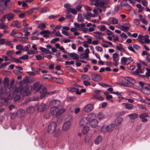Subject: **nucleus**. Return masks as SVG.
I'll list each match as a JSON object with an SVG mask.
<instances>
[{
	"label": "nucleus",
	"instance_id": "nucleus-1",
	"mask_svg": "<svg viewBox=\"0 0 150 150\" xmlns=\"http://www.w3.org/2000/svg\"><path fill=\"white\" fill-rule=\"evenodd\" d=\"M30 90L32 89L35 90L36 92H39L40 93V98L42 99L44 98L46 94L47 89L45 86L42 85H40L39 82L35 83L33 87H29Z\"/></svg>",
	"mask_w": 150,
	"mask_h": 150
},
{
	"label": "nucleus",
	"instance_id": "nucleus-2",
	"mask_svg": "<svg viewBox=\"0 0 150 150\" xmlns=\"http://www.w3.org/2000/svg\"><path fill=\"white\" fill-rule=\"evenodd\" d=\"M22 82V81L19 83L20 87L16 88L15 92L16 93L20 92L21 94H24V96H28L31 91L30 88L26 83Z\"/></svg>",
	"mask_w": 150,
	"mask_h": 150
},
{
	"label": "nucleus",
	"instance_id": "nucleus-3",
	"mask_svg": "<svg viewBox=\"0 0 150 150\" xmlns=\"http://www.w3.org/2000/svg\"><path fill=\"white\" fill-rule=\"evenodd\" d=\"M65 111L66 110L64 108L59 109L57 107L54 106L51 108L50 112L52 115L58 117L65 112Z\"/></svg>",
	"mask_w": 150,
	"mask_h": 150
},
{
	"label": "nucleus",
	"instance_id": "nucleus-4",
	"mask_svg": "<svg viewBox=\"0 0 150 150\" xmlns=\"http://www.w3.org/2000/svg\"><path fill=\"white\" fill-rule=\"evenodd\" d=\"M94 5L96 6H100L102 8L110 7L108 5L110 4V0H96Z\"/></svg>",
	"mask_w": 150,
	"mask_h": 150
},
{
	"label": "nucleus",
	"instance_id": "nucleus-5",
	"mask_svg": "<svg viewBox=\"0 0 150 150\" xmlns=\"http://www.w3.org/2000/svg\"><path fill=\"white\" fill-rule=\"evenodd\" d=\"M8 80L7 79H4L3 81V86H0V93L4 94L6 92L8 89L10 88L9 87Z\"/></svg>",
	"mask_w": 150,
	"mask_h": 150
},
{
	"label": "nucleus",
	"instance_id": "nucleus-6",
	"mask_svg": "<svg viewBox=\"0 0 150 150\" xmlns=\"http://www.w3.org/2000/svg\"><path fill=\"white\" fill-rule=\"evenodd\" d=\"M14 15L12 13H8L4 15L1 19V22H4L7 19L8 21H10L13 19Z\"/></svg>",
	"mask_w": 150,
	"mask_h": 150
},
{
	"label": "nucleus",
	"instance_id": "nucleus-7",
	"mask_svg": "<svg viewBox=\"0 0 150 150\" xmlns=\"http://www.w3.org/2000/svg\"><path fill=\"white\" fill-rule=\"evenodd\" d=\"M141 91L144 94L146 95H150V84H146L141 88Z\"/></svg>",
	"mask_w": 150,
	"mask_h": 150
},
{
	"label": "nucleus",
	"instance_id": "nucleus-8",
	"mask_svg": "<svg viewBox=\"0 0 150 150\" xmlns=\"http://www.w3.org/2000/svg\"><path fill=\"white\" fill-rule=\"evenodd\" d=\"M56 123L54 122H52L48 126L47 131L49 133H52L57 129Z\"/></svg>",
	"mask_w": 150,
	"mask_h": 150
},
{
	"label": "nucleus",
	"instance_id": "nucleus-9",
	"mask_svg": "<svg viewBox=\"0 0 150 150\" xmlns=\"http://www.w3.org/2000/svg\"><path fill=\"white\" fill-rule=\"evenodd\" d=\"M89 122L88 121L86 117H82L79 120V125L80 127H83L87 125Z\"/></svg>",
	"mask_w": 150,
	"mask_h": 150
},
{
	"label": "nucleus",
	"instance_id": "nucleus-10",
	"mask_svg": "<svg viewBox=\"0 0 150 150\" xmlns=\"http://www.w3.org/2000/svg\"><path fill=\"white\" fill-rule=\"evenodd\" d=\"M94 108V105L92 104H88L86 105L84 108V111L87 112H91Z\"/></svg>",
	"mask_w": 150,
	"mask_h": 150
},
{
	"label": "nucleus",
	"instance_id": "nucleus-11",
	"mask_svg": "<svg viewBox=\"0 0 150 150\" xmlns=\"http://www.w3.org/2000/svg\"><path fill=\"white\" fill-rule=\"evenodd\" d=\"M91 77L92 79L96 82H99L101 79V76L96 74H93L91 75Z\"/></svg>",
	"mask_w": 150,
	"mask_h": 150
},
{
	"label": "nucleus",
	"instance_id": "nucleus-12",
	"mask_svg": "<svg viewBox=\"0 0 150 150\" xmlns=\"http://www.w3.org/2000/svg\"><path fill=\"white\" fill-rule=\"evenodd\" d=\"M71 125V123L69 121H67L63 125L62 129L63 131H66L70 128Z\"/></svg>",
	"mask_w": 150,
	"mask_h": 150
},
{
	"label": "nucleus",
	"instance_id": "nucleus-13",
	"mask_svg": "<svg viewBox=\"0 0 150 150\" xmlns=\"http://www.w3.org/2000/svg\"><path fill=\"white\" fill-rule=\"evenodd\" d=\"M132 58H127L126 57H123L121 59V62H122L124 63L125 64L127 65L131 62V61H132Z\"/></svg>",
	"mask_w": 150,
	"mask_h": 150
},
{
	"label": "nucleus",
	"instance_id": "nucleus-14",
	"mask_svg": "<svg viewBox=\"0 0 150 150\" xmlns=\"http://www.w3.org/2000/svg\"><path fill=\"white\" fill-rule=\"evenodd\" d=\"M47 105L45 104L41 103L37 107V110L39 112L44 111L46 109Z\"/></svg>",
	"mask_w": 150,
	"mask_h": 150
},
{
	"label": "nucleus",
	"instance_id": "nucleus-15",
	"mask_svg": "<svg viewBox=\"0 0 150 150\" xmlns=\"http://www.w3.org/2000/svg\"><path fill=\"white\" fill-rule=\"evenodd\" d=\"M98 124V121L96 119H92L89 122V125L91 127L95 128L97 126Z\"/></svg>",
	"mask_w": 150,
	"mask_h": 150
},
{
	"label": "nucleus",
	"instance_id": "nucleus-16",
	"mask_svg": "<svg viewBox=\"0 0 150 150\" xmlns=\"http://www.w3.org/2000/svg\"><path fill=\"white\" fill-rule=\"evenodd\" d=\"M25 113V111L23 109L21 108L18 110L16 114L17 117H23Z\"/></svg>",
	"mask_w": 150,
	"mask_h": 150
},
{
	"label": "nucleus",
	"instance_id": "nucleus-17",
	"mask_svg": "<svg viewBox=\"0 0 150 150\" xmlns=\"http://www.w3.org/2000/svg\"><path fill=\"white\" fill-rule=\"evenodd\" d=\"M122 105L123 107L127 110H132L134 107L133 105L128 103H122Z\"/></svg>",
	"mask_w": 150,
	"mask_h": 150
},
{
	"label": "nucleus",
	"instance_id": "nucleus-18",
	"mask_svg": "<svg viewBox=\"0 0 150 150\" xmlns=\"http://www.w3.org/2000/svg\"><path fill=\"white\" fill-rule=\"evenodd\" d=\"M35 108L34 106H30L28 107L26 110V111L27 113L29 114H33L35 111Z\"/></svg>",
	"mask_w": 150,
	"mask_h": 150
},
{
	"label": "nucleus",
	"instance_id": "nucleus-19",
	"mask_svg": "<svg viewBox=\"0 0 150 150\" xmlns=\"http://www.w3.org/2000/svg\"><path fill=\"white\" fill-rule=\"evenodd\" d=\"M61 132V129L59 128L57 129L52 133H53V136L55 137H59Z\"/></svg>",
	"mask_w": 150,
	"mask_h": 150
},
{
	"label": "nucleus",
	"instance_id": "nucleus-20",
	"mask_svg": "<svg viewBox=\"0 0 150 150\" xmlns=\"http://www.w3.org/2000/svg\"><path fill=\"white\" fill-rule=\"evenodd\" d=\"M101 90H98L95 91L94 93L93 94V97L92 98L93 99H96L100 96Z\"/></svg>",
	"mask_w": 150,
	"mask_h": 150
},
{
	"label": "nucleus",
	"instance_id": "nucleus-21",
	"mask_svg": "<svg viewBox=\"0 0 150 150\" xmlns=\"http://www.w3.org/2000/svg\"><path fill=\"white\" fill-rule=\"evenodd\" d=\"M107 126L108 132H112L115 127V124L112 123L110 124Z\"/></svg>",
	"mask_w": 150,
	"mask_h": 150
},
{
	"label": "nucleus",
	"instance_id": "nucleus-22",
	"mask_svg": "<svg viewBox=\"0 0 150 150\" xmlns=\"http://www.w3.org/2000/svg\"><path fill=\"white\" fill-rule=\"evenodd\" d=\"M122 121V118L121 117H120L117 118L115 121L114 123L116 126H119L121 124Z\"/></svg>",
	"mask_w": 150,
	"mask_h": 150
},
{
	"label": "nucleus",
	"instance_id": "nucleus-23",
	"mask_svg": "<svg viewBox=\"0 0 150 150\" xmlns=\"http://www.w3.org/2000/svg\"><path fill=\"white\" fill-rule=\"evenodd\" d=\"M68 54H69L71 57H73V59L74 60H78L79 58V55L78 54L75 53H68Z\"/></svg>",
	"mask_w": 150,
	"mask_h": 150
},
{
	"label": "nucleus",
	"instance_id": "nucleus-24",
	"mask_svg": "<svg viewBox=\"0 0 150 150\" xmlns=\"http://www.w3.org/2000/svg\"><path fill=\"white\" fill-rule=\"evenodd\" d=\"M11 26H16L18 28H21V25L17 21H15L13 22L10 25Z\"/></svg>",
	"mask_w": 150,
	"mask_h": 150
},
{
	"label": "nucleus",
	"instance_id": "nucleus-25",
	"mask_svg": "<svg viewBox=\"0 0 150 150\" xmlns=\"http://www.w3.org/2000/svg\"><path fill=\"white\" fill-rule=\"evenodd\" d=\"M60 103V101L58 100H52L50 103V105H59Z\"/></svg>",
	"mask_w": 150,
	"mask_h": 150
},
{
	"label": "nucleus",
	"instance_id": "nucleus-26",
	"mask_svg": "<svg viewBox=\"0 0 150 150\" xmlns=\"http://www.w3.org/2000/svg\"><path fill=\"white\" fill-rule=\"evenodd\" d=\"M83 128L82 130L83 133L85 134H86L88 131L90 130V127L86 125L85 126H83Z\"/></svg>",
	"mask_w": 150,
	"mask_h": 150
},
{
	"label": "nucleus",
	"instance_id": "nucleus-27",
	"mask_svg": "<svg viewBox=\"0 0 150 150\" xmlns=\"http://www.w3.org/2000/svg\"><path fill=\"white\" fill-rule=\"evenodd\" d=\"M102 137L101 135H99L96 139L95 143L96 144H98L102 141Z\"/></svg>",
	"mask_w": 150,
	"mask_h": 150
},
{
	"label": "nucleus",
	"instance_id": "nucleus-28",
	"mask_svg": "<svg viewBox=\"0 0 150 150\" xmlns=\"http://www.w3.org/2000/svg\"><path fill=\"white\" fill-rule=\"evenodd\" d=\"M91 136L92 135L91 134H87L85 137L84 142L86 143L89 142L91 139Z\"/></svg>",
	"mask_w": 150,
	"mask_h": 150
},
{
	"label": "nucleus",
	"instance_id": "nucleus-29",
	"mask_svg": "<svg viewBox=\"0 0 150 150\" xmlns=\"http://www.w3.org/2000/svg\"><path fill=\"white\" fill-rule=\"evenodd\" d=\"M95 117V115L93 113H90L88 114L87 116L86 117L87 119L88 122H89L90 120L91 119H94V118Z\"/></svg>",
	"mask_w": 150,
	"mask_h": 150
},
{
	"label": "nucleus",
	"instance_id": "nucleus-30",
	"mask_svg": "<svg viewBox=\"0 0 150 150\" xmlns=\"http://www.w3.org/2000/svg\"><path fill=\"white\" fill-rule=\"evenodd\" d=\"M138 117V114L136 113H132L128 115V117L132 120Z\"/></svg>",
	"mask_w": 150,
	"mask_h": 150
},
{
	"label": "nucleus",
	"instance_id": "nucleus-31",
	"mask_svg": "<svg viewBox=\"0 0 150 150\" xmlns=\"http://www.w3.org/2000/svg\"><path fill=\"white\" fill-rule=\"evenodd\" d=\"M120 29L124 31V32H126L129 29V28L130 27V25H129V26L127 27H125L123 25H121L120 26Z\"/></svg>",
	"mask_w": 150,
	"mask_h": 150
},
{
	"label": "nucleus",
	"instance_id": "nucleus-32",
	"mask_svg": "<svg viewBox=\"0 0 150 150\" xmlns=\"http://www.w3.org/2000/svg\"><path fill=\"white\" fill-rule=\"evenodd\" d=\"M125 79L132 84H134L135 83V80L131 77H126Z\"/></svg>",
	"mask_w": 150,
	"mask_h": 150
},
{
	"label": "nucleus",
	"instance_id": "nucleus-33",
	"mask_svg": "<svg viewBox=\"0 0 150 150\" xmlns=\"http://www.w3.org/2000/svg\"><path fill=\"white\" fill-rule=\"evenodd\" d=\"M40 49L45 54L48 53L51 54V52L49 50L45 49L43 47H40Z\"/></svg>",
	"mask_w": 150,
	"mask_h": 150
},
{
	"label": "nucleus",
	"instance_id": "nucleus-34",
	"mask_svg": "<svg viewBox=\"0 0 150 150\" xmlns=\"http://www.w3.org/2000/svg\"><path fill=\"white\" fill-rule=\"evenodd\" d=\"M53 78L56 83H62L63 82V79L61 78H56L53 77Z\"/></svg>",
	"mask_w": 150,
	"mask_h": 150
},
{
	"label": "nucleus",
	"instance_id": "nucleus-35",
	"mask_svg": "<svg viewBox=\"0 0 150 150\" xmlns=\"http://www.w3.org/2000/svg\"><path fill=\"white\" fill-rule=\"evenodd\" d=\"M82 79L84 81L89 80L91 79L90 77L88 75H83L81 76Z\"/></svg>",
	"mask_w": 150,
	"mask_h": 150
},
{
	"label": "nucleus",
	"instance_id": "nucleus-36",
	"mask_svg": "<svg viewBox=\"0 0 150 150\" xmlns=\"http://www.w3.org/2000/svg\"><path fill=\"white\" fill-rule=\"evenodd\" d=\"M4 79H7L8 80V85H9V87L10 88H11V87H12V86L13 85V84L14 82V79H12L11 80V81H10V83H9V79L7 78V77H5V78Z\"/></svg>",
	"mask_w": 150,
	"mask_h": 150
},
{
	"label": "nucleus",
	"instance_id": "nucleus-37",
	"mask_svg": "<svg viewBox=\"0 0 150 150\" xmlns=\"http://www.w3.org/2000/svg\"><path fill=\"white\" fill-rule=\"evenodd\" d=\"M101 132L103 133H105L108 132L107 125L103 126L101 127Z\"/></svg>",
	"mask_w": 150,
	"mask_h": 150
},
{
	"label": "nucleus",
	"instance_id": "nucleus-38",
	"mask_svg": "<svg viewBox=\"0 0 150 150\" xmlns=\"http://www.w3.org/2000/svg\"><path fill=\"white\" fill-rule=\"evenodd\" d=\"M69 12H71L74 14H76L77 13V11L75 9H74L71 8H69L68 10V13Z\"/></svg>",
	"mask_w": 150,
	"mask_h": 150
},
{
	"label": "nucleus",
	"instance_id": "nucleus-39",
	"mask_svg": "<svg viewBox=\"0 0 150 150\" xmlns=\"http://www.w3.org/2000/svg\"><path fill=\"white\" fill-rule=\"evenodd\" d=\"M43 77L44 79H50L53 78V77L50 74H45L43 76Z\"/></svg>",
	"mask_w": 150,
	"mask_h": 150
},
{
	"label": "nucleus",
	"instance_id": "nucleus-40",
	"mask_svg": "<svg viewBox=\"0 0 150 150\" xmlns=\"http://www.w3.org/2000/svg\"><path fill=\"white\" fill-rule=\"evenodd\" d=\"M112 20L111 21V23L114 24H116L118 23V20L117 19L114 17H112Z\"/></svg>",
	"mask_w": 150,
	"mask_h": 150
},
{
	"label": "nucleus",
	"instance_id": "nucleus-41",
	"mask_svg": "<svg viewBox=\"0 0 150 150\" xmlns=\"http://www.w3.org/2000/svg\"><path fill=\"white\" fill-rule=\"evenodd\" d=\"M148 114L146 113H145L140 115L139 116V117L140 118H143L146 117H148Z\"/></svg>",
	"mask_w": 150,
	"mask_h": 150
},
{
	"label": "nucleus",
	"instance_id": "nucleus-42",
	"mask_svg": "<svg viewBox=\"0 0 150 150\" xmlns=\"http://www.w3.org/2000/svg\"><path fill=\"white\" fill-rule=\"evenodd\" d=\"M99 29L101 31H105L106 30V27L104 25H102L98 27Z\"/></svg>",
	"mask_w": 150,
	"mask_h": 150
},
{
	"label": "nucleus",
	"instance_id": "nucleus-43",
	"mask_svg": "<svg viewBox=\"0 0 150 150\" xmlns=\"http://www.w3.org/2000/svg\"><path fill=\"white\" fill-rule=\"evenodd\" d=\"M125 8L127 11H130L132 9V7L129 4H126L125 5Z\"/></svg>",
	"mask_w": 150,
	"mask_h": 150
},
{
	"label": "nucleus",
	"instance_id": "nucleus-44",
	"mask_svg": "<svg viewBox=\"0 0 150 150\" xmlns=\"http://www.w3.org/2000/svg\"><path fill=\"white\" fill-rule=\"evenodd\" d=\"M64 7L67 8L66 10V12H67V13H68V10L69 8H71L70 7V6L69 4H64Z\"/></svg>",
	"mask_w": 150,
	"mask_h": 150
},
{
	"label": "nucleus",
	"instance_id": "nucleus-45",
	"mask_svg": "<svg viewBox=\"0 0 150 150\" xmlns=\"http://www.w3.org/2000/svg\"><path fill=\"white\" fill-rule=\"evenodd\" d=\"M97 117L99 120L102 119L104 117V115L102 113H100L98 114Z\"/></svg>",
	"mask_w": 150,
	"mask_h": 150
},
{
	"label": "nucleus",
	"instance_id": "nucleus-46",
	"mask_svg": "<svg viewBox=\"0 0 150 150\" xmlns=\"http://www.w3.org/2000/svg\"><path fill=\"white\" fill-rule=\"evenodd\" d=\"M19 58L22 60H26L28 59V56L26 54L19 57Z\"/></svg>",
	"mask_w": 150,
	"mask_h": 150
},
{
	"label": "nucleus",
	"instance_id": "nucleus-47",
	"mask_svg": "<svg viewBox=\"0 0 150 150\" xmlns=\"http://www.w3.org/2000/svg\"><path fill=\"white\" fill-rule=\"evenodd\" d=\"M82 7V5L81 4H79L76 6V11H81V9Z\"/></svg>",
	"mask_w": 150,
	"mask_h": 150
},
{
	"label": "nucleus",
	"instance_id": "nucleus-48",
	"mask_svg": "<svg viewBox=\"0 0 150 150\" xmlns=\"http://www.w3.org/2000/svg\"><path fill=\"white\" fill-rule=\"evenodd\" d=\"M10 103L9 102L7 98H5L4 100V105L5 106H7Z\"/></svg>",
	"mask_w": 150,
	"mask_h": 150
},
{
	"label": "nucleus",
	"instance_id": "nucleus-49",
	"mask_svg": "<svg viewBox=\"0 0 150 150\" xmlns=\"http://www.w3.org/2000/svg\"><path fill=\"white\" fill-rule=\"evenodd\" d=\"M16 29H13L10 33V35L12 36L15 37L16 34Z\"/></svg>",
	"mask_w": 150,
	"mask_h": 150
},
{
	"label": "nucleus",
	"instance_id": "nucleus-50",
	"mask_svg": "<svg viewBox=\"0 0 150 150\" xmlns=\"http://www.w3.org/2000/svg\"><path fill=\"white\" fill-rule=\"evenodd\" d=\"M38 27L40 28L44 29L46 27L45 24L44 23H41L38 25Z\"/></svg>",
	"mask_w": 150,
	"mask_h": 150
},
{
	"label": "nucleus",
	"instance_id": "nucleus-51",
	"mask_svg": "<svg viewBox=\"0 0 150 150\" xmlns=\"http://www.w3.org/2000/svg\"><path fill=\"white\" fill-rule=\"evenodd\" d=\"M0 28L2 29L5 28H8V25H5L4 23H1L0 24Z\"/></svg>",
	"mask_w": 150,
	"mask_h": 150
},
{
	"label": "nucleus",
	"instance_id": "nucleus-52",
	"mask_svg": "<svg viewBox=\"0 0 150 150\" xmlns=\"http://www.w3.org/2000/svg\"><path fill=\"white\" fill-rule=\"evenodd\" d=\"M142 72L141 69L137 68L136 70V71L133 72V74L136 75L139 73H141Z\"/></svg>",
	"mask_w": 150,
	"mask_h": 150
},
{
	"label": "nucleus",
	"instance_id": "nucleus-53",
	"mask_svg": "<svg viewBox=\"0 0 150 150\" xmlns=\"http://www.w3.org/2000/svg\"><path fill=\"white\" fill-rule=\"evenodd\" d=\"M23 36V34L20 33H16L14 37L20 38Z\"/></svg>",
	"mask_w": 150,
	"mask_h": 150
},
{
	"label": "nucleus",
	"instance_id": "nucleus-54",
	"mask_svg": "<svg viewBox=\"0 0 150 150\" xmlns=\"http://www.w3.org/2000/svg\"><path fill=\"white\" fill-rule=\"evenodd\" d=\"M146 70L147 72L146 73V76L149 77L150 76V69L148 68H146Z\"/></svg>",
	"mask_w": 150,
	"mask_h": 150
},
{
	"label": "nucleus",
	"instance_id": "nucleus-55",
	"mask_svg": "<svg viewBox=\"0 0 150 150\" xmlns=\"http://www.w3.org/2000/svg\"><path fill=\"white\" fill-rule=\"evenodd\" d=\"M58 93V91L57 90H55L53 91H52L50 92H47L46 94H48L52 95L53 94H56Z\"/></svg>",
	"mask_w": 150,
	"mask_h": 150
},
{
	"label": "nucleus",
	"instance_id": "nucleus-56",
	"mask_svg": "<svg viewBox=\"0 0 150 150\" xmlns=\"http://www.w3.org/2000/svg\"><path fill=\"white\" fill-rule=\"evenodd\" d=\"M88 57L86 54H83L80 55V58L81 59L87 58Z\"/></svg>",
	"mask_w": 150,
	"mask_h": 150
},
{
	"label": "nucleus",
	"instance_id": "nucleus-57",
	"mask_svg": "<svg viewBox=\"0 0 150 150\" xmlns=\"http://www.w3.org/2000/svg\"><path fill=\"white\" fill-rule=\"evenodd\" d=\"M59 38H55L52 40L50 42L51 43L54 44L55 42L59 41Z\"/></svg>",
	"mask_w": 150,
	"mask_h": 150
},
{
	"label": "nucleus",
	"instance_id": "nucleus-58",
	"mask_svg": "<svg viewBox=\"0 0 150 150\" xmlns=\"http://www.w3.org/2000/svg\"><path fill=\"white\" fill-rule=\"evenodd\" d=\"M116 47L117 49L119 51H121L123 49L122 45L121 44H119V45L116 46Z\"/></svg>",
	"mask_w": 150,
	"mask_h": 150
},
{
	"label": "nucleus",
	"instance_id": "nucleus-59",
	"mask_svg": "<svg viewBox=\"0 0 150 150\" xmlns=\"http://www.w3.org/2000/svg\"><path fill=\"white\" fill-rule=\"evenodd\" d=\"M28 81L29 80L28 78L26 76L24 78L22 82H24L27 84L28 82Z\"/></svg>",
	"mask_w": 150,
	"mask_h": 150
},
{
	"label": "nucleus",
	"instance_id": "nucleus-60",
	"mask_svg": "<svg viewBox=\"0 0 150 150\" xmlns=\"http://www.w3.org/2000/svg\"><path fill=\"white\" fill-rule=\"evenodd\" d=\"M50 33L51 32L49 31L48 30H45L43 31H41L40 33V34L41 35H44L46 33Z\"/></svg>",
	"mask_w": 150,
	"mask_h": 150
},
{
	"label": "nucleus",
	"instance_id": "nucleus-61",
	"mask_svg": "<svg viewBox=\"0 0 150 150\" xmlns=\"http://www.w3.org/2000/svg\"><path fill=\"white\" fill-rule=\"evenodd\" d=\"M55 35L57 37H62L63 36L59 31H58L56 32Z\"/></svg>",
	"mask_w": 150,
	"mask_h": 150
},
{
	"label": "nucleus",
	"instance_id": "nucleus-62",
	"mask_svg": "<svg viewBox=\"0 0 150 150\" xmlns=\"http://www.w3.org/2000/svg\"><path fill=\"white\" fill-rule=\"evenodd\" d=\"M133 48H134L137 50H139L140 49V47L139 45L136 44L133 45Z\"/></svg>",
	"mask_w": 150,
	"mask_h": 150
},
{
	"label": "nucleus",
	"instance_id": "nucleus-63",
	"mask_svg": "<svg viewBox=\"0 0 150 150\" xmlns=\"http://www.w3.org/2000/svg\"><path fill=\"white\" fill-rule=\"evenodd\" d=\"M21 97L19 95H16L15 96L14 100L15 101H16L19 100L20 98Z\"/></svg>",
	"mask_w": 150,
	"mask_h": 150
},
{
	"label": "nucleus",
	"instance_id": "nucleus-64",
	"mask_svg": "<svg viewBox=\"0 0 150 150\" xmlns=\"http://www.w3.org/2000/svg\"><path fill=\"white\" fill-rule=\"evenodd\" d=\"M83 16L87 20H88L90 18V17L87 13H86L84 14L83 15Z\"/></svg>",
	"mask_w": 150,
	"mask_h": 150
}]
</instances>
